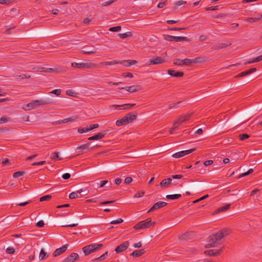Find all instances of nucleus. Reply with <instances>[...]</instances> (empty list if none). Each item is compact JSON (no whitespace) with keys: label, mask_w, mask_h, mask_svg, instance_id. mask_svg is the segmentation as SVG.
I'll list each match as a JSON object with an SVG mask.
<instances>
[{"label":"nucleus","mask_w":262,"mask_h":262,"mask_svg":"<svg viewBox=\"0 0 262 262\" xmlns=\"http://www.w3.org/2000/svg\"><path fill=\"white\" fill-rule=\"evenodd\" d=\"M229 234V230L228 229H223L218 232L212 234L209 236L208 241L209 243L205 246V247L209 248L216 247L218 245L221 244V239Z\"/></svg>","instance_id":"nucleus-1"},{"label":"nucleus","mask_w":262,"mask_h":262,"mask_svg":"<svg viewBox=\"0 0 262 262\" xmlns=\"http://www.w3.org/2000/svg\"><path fill=\"white\" fill-rule=\"evenodd\" d=\"M55 102L52 96H48L47 97L41 99L40 100H36L28 103L26 105L28 107V110L34 109L37 106L40 105H47L53 104Z\"/></svg>","instance_id":"nucleus-2"},{"label":"nucleus","mask_w":262,"mask_h":262,"mask_svg":"<svg viewBox=\"0 0 262 262\" xmlns=\"http://www.w3.org/2000/svg\"><path fill=\"white\" fill-rule=\"evenodd\" d=\"M71 66L74 68H78L81 69H89L99 68V64H97L90 61H87L83 63H77L74 62L71 63Z\"/></svg>","instance_id":"nucleus-3"},{"label":"nucleus","mask_w":262,"mask_h":262,"mask_svg":"<svg viewBox=\"0 0 262 262\" xmlns=\"http://www.w3.org/2000/svg\"><path fill=\"white\" fill-rule=\"evenodd\" d=\"M156 222H152L150 218L139 222L134 226L135 230L144 229L150 228V226H154Z\"/></svg>","instance_id":"nucleus-4"},{"label":"nucleus","mask_w":262,"mask_h":262,"mask_svg":"<svg viewBox=\"0 0 262 262\" xmlns=\"http://www.w3.org/2000/svg\"><path fill=\"white\" fill-rule=\"evenodd\" d=\"M103 246V245L102 244H90L83 247L82 250L85 255H88L94 252L97 251L98 250L102 248Z\"/></svg>","instance_id":"nucleus-5"},{"label":"nucleus","mask_w":262,"mask_h":262,"mask_svg":"<svg viewBox=\"0 0 262 262\" xmlns=\"http://www.w3.org/2000/svg\"><path fill=\"white\" fill-rule=\"evenodd\" d=\"M164 38L165 40L172 41H174L176 42L179 41H188L189 40L188 38L186 37L183 36H174L170 35H164Z\"/></svg>","instance_id":"nucleus-6"},{"label":"nucleus","mask_w":262,"mask_h":262,"mask_svg":"<svg viewBox=\"0 0 262 262\" xmlns=\"http://www.w3.org/2000/svg\"><path fill=\"white\" fill-rule=\"evenodd\" d=\"M90 143H87L86 144H84L79 146H78L76 148V150L81 149V150L79 151L77 155H80L84 153H86L89 151L90 149H93L94 147H97V145H96L95 146L90 147Z\"/></svg>","instance_id":"nucleus-7"},{"label":"nucleus","mask_w":262,"mask_h":262,"mask_svg":"<svg viewBox=\"0 0 262 262\" xmlns=\"http://www.w3.org/2000/svg\"><path fill=\"white\" fill-rule=\"evenodd\" d=\"M166 61L165 58L159 56L153 57L152 59L148 61L147 64H159L164 63Z\"/></svg>","instance_id":"nucleus-8"},{"label":"nucleus","mask_w":262,"mask_h":262,"mask_svg":"<svg viewBox=\"0 0 262 262\" xmlns=\"http://www.w3.org/2000/svg\"><path fill=\"white\" fill-rule=\"evenodd\" d=\"M129 246V242L128 241H125L122 244L119 245L117 246L115 249V251L116 253H119L121 252H123L126 250Z\"/></svg>","instance_id":"nucleus-9"},{"label":"nucleus","mask_w":262,"mask_h":262,"mask_svg":"<svg viewBox=\"0 0 262 262\" xmlns=\"http://www.w3.org/2000/svg\"><path fill=\"white\" fill-rule=\"evenodd\" d=\"M196 150V148H192L191 149L181 151L178 152L172 155V157L174 158H179L180 157H182L185 155L189 154Z\"/></svg>","instance_id":"nucleus-10"},{"label":"nucleus","mask_w":262,"mask_h":262,"mask_svg":"<svg viewBox=\"0 0 262 262\" xmlns=\"http://www.w3.org/2000/svg\"><path fill=\"white\" fill-rule=\"evenodd\" d=\"M68 247V244L63 245L62 247L56 249L52 254L53 257H56L63 254L67 250Z\"/></svg>","instance_id":"nucleus-11"},{"label":"nucleus","mask_w":262,"mask_h":262,"mask_svg":"<svg viewBox=\"0 0 262 262\" xmlns=\"http://www.w3.org/2000/svg\"><path fill=\"white\" fill-rule=\"evenodd\" d=\"M224 249V247L223 246L220 249L216 250V249H212V250H206L204 252V253L208 255L209 256H218L221 254V253L222 252L223 249Z\"/></svg>","instance_id":"nucleus-12"},{"label":"nucleus","mask_w":262,"mask_h":262,"mask_svg":"<svg viewBox=\"0 0 262 262\" xmlns=\"http://www.w3.org/2000/svg\"><path fill=\"white\" fill-rule=\"evenodd\" d=\"M167 205V203L165 202L159 201L155 204L149 209L148 212L153 211L155 210L158 209L159 208L164 207Z\"/></svg>","instance_id":"nucleus-13"},{"label":"nucleus","mask_w":262,"mask_h":262,"mask_svg":"<svg viewBox=\"0 0 262 262\" xmlns=\"http://www.w3.org/2000/svg\"><path fill=\"white\" fill-rule=\"evenodd\" d=\"M78 119V116H73L72 117L64 119L61 120H59L53 123V124H57L60 123H67L69 122H72L76 121Z\"/></svg>","instance_id":"nucleus-14"},{"label":"nucleus","mask_w":262,"mask_h":262,"mask_svg":"<svg viewBox=\"0 0 262 262\" xmlns=\"http://www.w3.org/2000/svg\"><path fill=\"white\" fill-rule=\"evenodd\" d=\"M173 64L177 66H189V59L185 58L184 59H175L173 60Z\"/></svg>","instance_id":"nucleus-15"},{"label":"nucleus","mask_w":262,"mask_h":262,"mask_svg":"<svg viewBox=\"0 0 262 262\" xmlns=\"http://www.w3.org/2000/svg\"><path fill=\"white\" fill-rule=\"evenodd\" d=\"M138 114L136 112H130L127 113L125 117L128 120V123H131L135 120L137 118Z\"/></svg>","instance_id":"nucleus-16"},{"label":"nucleus","mask_w":262,"mask_h":262,"mask_svg":"<svg viewBox=\"0 0 262 262\" xmlns=\"http://www.w3.org/2000/svg\"><path fill=\"white\" fill-rule=\"evenodd\" d=\"M135 105L136 104L134 103H128L122 105H113L112 106L114 107L115 109H121L120 108L122 107V109L123 110H129Z\"/></svg>","instance_id":"nucleus-17"},{"label":"nucleus","mask_w":262,"mask_h":262,"mask_svg":"<svg viewBox=\"0 0 262 262\" xmlns=\"http://www.w3.org/2000/svg\"><path fill=\"white\" fill-rule=\"evenodd\" d=\"M79 256L76 253H72L67 257L64 259L65 262H74L76 260L79 259Z\"/></svg>","instance_id":"nucleus-18"},{"label":"nucleus","mask_w":262,"mask_h":262,"mask_svg":"<svg viewBox=\"0 0 262 262\" xmlns=\"http://www.w3.org/2000/svg\"><path fill=\"white\" fill-rule=\"evenodd\" d=\"M107 132L104 130L88 138V140H96L103 138L106 135Z\"/></svg>","instance_id":"nucleus-19"},{"label":"nucleus","mask_w":262,"mask_h":262,"mask_svg":"<svg viewBox=\"0 0 262 262\" xmlns=\"http://www.w3.org/2000/svg\"><path fill=\"white\" fill-rule=\"evenodd\" d=\"M167 73L171 76L177 78L182 77L184 75V73L182 72H177L170 69L168 70Z\"/></svg>","instance_id":"nucleus-20"},{"label":"nucleus","mask_w":262,"mask_h":262,"mask_svg":"<svg viewBox=\"0 0 262 262\" xmlns=\"http://www.w3.org/2000/svg\"><path fill=\"white\" fill-rule=\"evenodd\" d=\"M256 70H257L256 68H251L249 70H248L247 71H245L240 73L239 74L237 75L236 76V77H241L245 76H247L248 75H249V74L255 72Z\"/></svg>","instance_id":"nucleus-21"},{"label":"nucleus","mask_w":262,"mask_h":262,"mask_svg":"<svg viewBox=\"0 0 262 262\" xmlns=\"http://www.w3.org/2000/svg\"><path fill=\"white\" fill-rule=\"evenodd\" d=\"M142 89L140 85H132L130 86H127L125 88V90L130 93L136 92L139 91Z\"/></svg>","instance_id":"nucleus-22"},{"label":"nucleus","mask_w":262,"mask_h":262,"mask_svg":"<svg viewBox=\"0 0 262 262\" xmlns=\"http://www.w3.org/2000/svg\"><path fill=\"white\" fill-rule=\"evenodd\" d=\"M172 182V179L170 178L163 180L160 183V186L163 188H167Z\"/></svg>","instance_id":"nucleus-23"},{"label":"nucleus","mask_w":262,"mask_h":262,"mask_svg":"<svg viewBox=\"0 0 262 262\" xmlns=\"http://www.w3.org/2000/svg\"><path fill=\"white\" fill-rule=\"evenodd\" d=\"M81 52L84 54L91 55L96 53L97 52V49L95 48L92 49H88L85 48V47H84L82 48Z\"/></svg>","instance_id":"nucleus-24"},{"label":"nucleus","mask_w":262,"mask_h":262,"mask_svg":"<svg viewBox=\"0 0 262 262\" xmlns=\"http://www.w3.org/2000/svg\"><path fill=\"white\" fill-rule=\"evenodd\" d=\"M145 252V250L143 249H140L139 250H135L134 252H133L130 255L131 256L134 257H138L141 256L142 255L144 254Z\"/></svg>","instance_id":"nucleus-25"},{"label":"nucleus","mask_w":262,"mask_h":262,"mask_svg":"<svg viewBox=\"0 0 262 262\" xmlns=\"http://www.w3.org/2000/svg\"><path fill=\"white\" fill-rule=\"evenodd\" d=\"M128 123V120L125 116L122 118L117 120L116 122V124L118 126H121L122 125H126Z\"/></svg>","instance_id":"nucleus-26"},{"label":"nucleus","mask_w":262,"mask_h":262,"mask_svg":"<svg viewBox=\"0 0 262 262\" xmlns=\"http://www.w3.org/2000/svg\"><path fill=\"white\" fill-rule=\"evenodd\" d=\"M230 204H226L224 206H223L221 207H219L217 209H216V210L214 211V213L215 214H217L220 212H224V211H225L226 210H227L228 209H229L230 207Z\"/></svg>","instance_id":"nucleus-27"},{"label":"nucleus","mask_w":262,"mask_h":262,"mask_svg":"<svg viewBox=\"0 0 262 262\" xmlns=\"http://www.w3.org/2000/svg\"><path fill=\"white\" fill-rule=\"evenodd\" d=\"M124 61H119L117 60H113L112 61H103L100 62V64L102 66H112L119 63H123Z\"/></svg>","instance_id":"nucleus-28"},{"label":"nucleus","mask_w":262,"mask_h":262,"mask_svg":"<svg viewBox=\"0 0 262 262\" xmlns=\"http://www.w3.org/2000/svg\"><path fill=\"white\" fill-rule=\"evenodd\" d=\"M192 113L187 114L186 115H185L184 116L180 117L178 119V120L180 121V122L181 123L184 122L188 120L189 119V118H190V117L192 116Z\"/></svg>","instance_id":"nucleus-29"},{"label":"nucleus","mask_w":262,"mask_h":262,"mask_svg":"<svg viewBox=\"0 0 262 262\" xmlns=\"http://www.w3.org/2000/svg\"><path fill=\"white\" fill-rule=\"evenodd\" d=\"M120 61H124L123 63H121V64H123L125 67H130L133 64H136L137 63V61L136 60H121Z\"/></svg>","instance_id":"nucleus-30"},{"label":"nucleus","mask_w":262,"mask_h":262,"mask_svg":"<svg viewBox=\"0 0 262 262\" xmlns=\"http://www.w3.org/2000/svg\"><path fill=\"white\" fill-rule=\"evenodd\" d=\"M49 256V254H47L46 252L43 249H42L40 250L39 255V259L40 260H42L45 258L46 257H48Z\"/></svg>","instance_id":"nucleus-31"},{"label":"nucleus","mask_w":262,"mask_h":262,"mask_svg":"<svg viewBox=\"0 0 262 262\" xmlns=\"http://www.w3.org/2000/svg\"><path fill=\"white\" fill-rule=\"evenodd\" d=\"M181 197V194H169L166 196V198L167 199L170 200H176L180 198Z\"/></svg>","instance_id":"nucleus-32"},{"label":"nucleus","mask_w":262,"mask_h":262,"mask_svg":"<svg viewBox=\"0 0 262 262\" xmlns=\"http://www.w3.org/2000/svg\"><path fill=\"white\" fill-rule=\"evenodd\" d=\"M132 33L131 32H127L124 33H119L118 34V36L121 38L123 39H125L128 37L132 36Z\"/></svg>","instance_id":"nucleus-33"},{"label":"nucleus","mask_w":262,"mask_h":262,"mask_svg":"<svg viewBox=\"0 0 262 262\" xmlns=\"http://www.w3.org/2000/svg\"><path fill=\"white\" fill-rule=\"evenodd\" d=\"M51 158L54 161L61 160L62 159L58 155V152H53L51 155Z\"/></svg>","instance_id":"nucleus-34"},{"label":"nucleus","mask_w":262,"mask_h":262,"mask_svg":"<svg viewBox=\"0 0 262 262\" xmlns=\"http://www.w3.org/2000/svg\"><path fill=\"white\" fill-rule=\"evenodd\" d=\"M201 59H202V58H201V57H196L195 58L192 59H189V66L192 63H196L200 62L201 61Z\"/></svg>","instance_id":"nucleus-35"},{"label":"nucleus","mask_w":262,"mask_h":262,"mask_svg":"<svg viewBox=\"0 0 262 262\" xmlns=\"http://www.w3.org/2000/svg\"><path fill=\"white\" fill-rule=\"evenodd\" d=\"M42 69H45L43 70L44 72H47V73H51V72L58 73L60 71V70L58 69L45 68H43Z\"/></svg>","instance_id":"nucleus-36"},{"label":"nucleus","mask_w":262,"mask_h":262,"mask_svg":"<svg viewBox=\"0 0 262 262\" xmlns=\"http://www.w3.org/2000/svg\"><path fill=\"white\" fill-rule=\"evenodd\" d=\"M260 19V18H259V17H249L246 19V21L252 23L257 21L259 20Z\"/></svg>","instance_id":"nucleus-37"},{"label":"nucleus","mask_w":262,"mask_h":262,"mask_svg":"<svg viewBox=\"0 0 262 262\" xmlns=\"http://www.w3.org/2000/svg\"><path fill=\"white\" fill-rule=\"evenodd\" d=\"M25 173V172L24 171H16L13 174V177L14 178H17L21 176H23Z\"/></svg>","instance_id":"nucleus-38"},{"label":"nucleus","mask_w":262,"mask_h":262,"mask_svg":"<svg viewBox=\"0 0 262 262\" xmlns=\"http://www.w3.org/2000/svg\"><path fill=\"white\" fill-rule=\"evenodd\" d=\"M183 101H179V102H177L176 103H171V104H170L169 105H167V108L168 109H171L173 107H178V105L181 103H182Z\"/></svg>","instance_id":"nucleus-39"},{"label":"nucleus","mask_w":262,"mask_h":262,"mask_svg":"<svg viewBox=\"0 0 262 262\" xmlns=\"http://www.w3.org/2000/svg\"><path fill=\"white\" fill-rule=\"evenodd\" d=\"M2 164L3 166H9L11 165V163H10L9 160L8 158H4L2 159Z\"/></svg>","instance_id":"nucleus-40"},{"label":"nucleus","mask_w":262,"mask_h":262,"mask_svg":"<svg viewBox=\"0 0 262 262\" xmlns=\"http://www.w3.org/2000/svg\"><path fill=\"white\" fill-rule=\"evenodd\" d=\"M250 136L247 134H240L238 136L239 139L241 141H244L248 138H249Z\"/></svg>","instance_id":"nucleus-41"},{"label":"nucleus","mask_w":262,"mask_h":262,"mask_svg":"<svg viewBox=\"0 0 262 262\" xmlns=\"http://www.w3.org/2000/svg\"><path fill=\"white\" fill-rule=\"evenodd\" d=\"M253 172V169L250 168V169H249L247 172H244V173H243L241 174L238 176V178H242V177H244V176H247V175H248V174H250V173H252Z\"/></svg>","instance_id":"nucleus-42"},{"label":"nucleus","mask_w":262,"mask_h":262,"mask_svg":"<svg viewBox=\"0 0 262 262\" xmlns=\"http://www.w3.org/2000/svg\"><path fill=\"white\" fill-rule=\"evenodd\" d=\"M51 198L52 196L51 195H44L39 199V201L42 202L45 201H49L51 199Z\"/></svg>","instance_id":"nucleus-43"},{"label":"nucleus","mask_w":262,"mask_h":262,"mask_svg":"<svg viewBox=\"0 0 262 262\" xmlns=\"http://www.w3.org/2000/svg\"><path fill=\"white\" fill-rule=\"evenodd\" d=\"M89 131H90V130H89L88 126L82 127V128H79L78 129V132L80 134L86 133Z\"/></svg>","instance_id":"nucleus-44"},{"label":"nucleus","mask_w":262,"mask_h":262,"mask_svg":"<svg viewBox=\"0 0 262 262\" xmlns=\"http://www.w3.org/2000/svg\"><path fill=\"white\" fill-rule=\"evenodd\" d=\"M121 29V27L120 26L111 27L109 29V31L111 32H118Z\"/></svg>","instance_id":"nucleus-45"},{"label":"nucleus","mask_w":262,"mask_h":262,"mask_svg":"<svg viewBox=\"0 0 262 262\" xmlns=\"http://www.w3.org/2000/svg\"><path fill=\"white\" fill-rule=\"evenodd\" d=\"M186 3V1H182V0L179 1L178 2H177L175 4V6L174 7V9H177L178 6H180L182 5L183 4H185Z\"/></svg>","instance_id":"nucleus-46"},{"label":"nucleus","mask_w":262,"mask_h":262,"mask_svg":"<svg viewBox=\"0 0 262 262\" xmlns=\"http://www.w3.org/2000/svg\"><path fill=\"white\" fill-rule=\"evenodd\" d=\"M187 29V28H177V27L170 28V27H168L167 28V30H170V31H180V30H185V29Z\"/></svg>","instance_id":"nucleus-47"},{"label":"nucleus","mask_w":262,"mask_h":262,"mask_svg":"<svg viewBox=\"0 0 262 262\" xmlns=\"http://www.w3.org/2000/svg\"><path fill=\"white\" fill-rule=\"evenodd\" d=\"M231 45V43H219V48L221 49H223L224 48H226Z\"/></svg>","instance_id":"nucleus-48"},{"label":"nucleus","mask_w":262,"mask_h":262,"mask_svg":"<svg viewBox=\"0 0 262 262\" xmlns=\"http://www.w3.org/2000/svg\"><path fill=\"white\" fill-rule=\"evenodd\" d=\"M181 123L178 120V119L173 123L172 126V130H176L180 125Z\"/></svg>","instance_id":"nucleus-49"},{"label":"nucleus","mask_w":262,"mask_h":262,"mask_svg":"<svg viewBox=\"0 0 262 262\" xmlns=\"http://www.w3.org/2000/svg\"><path fill=\"white\" fill-rule=\"evenodd\" d=\"M50 93L55 94L58 96L61 94V90H60V89L54 90L50 92Z\"/></svg>","instance_id":"nucleus-50"},{"label":"nucleus","mask_w":262,"mask_h":262,"mask_svg":"<svg viewBox=\"0 0 262 262\" xmlns=\"http://www.w3.org/2000/svg\"><path fill=\"white\" fill-rule=\"evenodd\" d=\"M123 222V220H122V219H118L116 220H114V221H112L110 222V224H120V223H121Z\"/></svg>","instance_id":"nucleus-51"},{"label":"nucleus","mask_w":262,"mask_h":262,"mask_svg":"<svg viewBox=\"0 0 262 262\" xmlns=\"http://www.w3.org/2000/svg\"><path fill=\"white\" fill-rule=\"evenodd\" d=\"M208 197V194L205 195L204 196L200 198V199H198L197 200H194V201H193L192 203L193 204L196 203H198V202H200V201H201L202 200H203L207 198Z\"/></svg>","instance_id":"nucleus-52"},{"label":"nucleus","mask_w":262,"mask_h":262,"mask_svg":"<svg viewBox=\"0 0 262 262\" xmlns=\"http://www.w3.org/2000/svg\"><path fill=\"white\" fill-rule=\"evenodd\" d=\"M6 252L8 254H13L15 252V249L12 247H8L6 249Z\"/></svg>","instance_id":"nucleus-53"},{"label":"nucleus","mask_w":262,"mask_h":262,"mask_svg":"<svg viewBox=\"0 0 262 262\" xmlns=\"http://www.w3.org/2000/svg\"><path fill=\"white\" fill-rule=\"evenodd\" d=\"M69 198L71 199H75L78 196V194L77 192H73L69 194Z\"/></svg>","instance_id":"nucleus-54"},{"label":"nucleus","mask_w":262,"mask_h":262,"mask_svg":"<svg viewBox=\"0 0 262 262\" xmlns=\"http://www.w3.org/2000/svg\"><path fill=\"white\" fill-rule=\"evenodd\" d=\"M121 75L123 77H130V78L133 77V74L131 73H129V72L123 73Z\"/></svg>","instance_id":"nucleus-55"},{"label":"nucleus","mask_w":262,"mask_h":262,"mask_svg":"<svg viewBox=\"0 0 262 262\" xmlns=\"http://www.w3.org/2000/svg\"><path fill=\"white\" fill-rule=\"evenodd\" d=\"M144 193H145L144 191H140L138 193H136L135 194V195L134 196V198H137L141 197L144 194Z\"/></svg>","instance_id":"nucleus-56"},{"label":"nucleus","mask_w":262,"mask_h":262,"mask_svg":"<svg viewBox=\"0 0 262 262\" xmlns=\"http://www.w3.org/2000/svg\"><path fill=\"white\" fill-rule=\"evenodd\" d=\"M132 181L133 179L130 177H126L124 180V183L126 184H130Z\"/></svg>","instance_id":"nucleus-57"},{"label":"nucleus","mask_w":262,"mask_h":262,"mask_svg":"<svg viewBox=\"0 0 262 262\" xmlns=\"http://www.w3.org/2000/svg\"><path fill=\"white\" fill-rule=\"evenodd\" d=\"M45 163H46V161H40V162H34V163H33L31 164V165L32 166L41 165H43V164H44Z\"/></svg>","instance_id":"nucleus-58"},{"label":"nucleus","mask_w":262,"mask_h":262,"mask_svg":"<svg viewBox=\"0 0 262 262\" xmlns=\"http://www.w3.org/2000/svg\"><path fill=\"white\" fill-rule=\"evenodd\" d=\"M99 127L98 124H94L90 125L89 127V130H92L93 129Z\"/></svg>","instance_id":"nucleus-59"},{"label":"nucleus","mask_w":262,"mask_h":262,"mask_svg":"<svg viewBox=\"0 0 262 262\" xmlns=\"http://www.w3.org/2000/svg\"><path fill=\"white\" fill-rule=\"evenodd\" d=\"M45 225L44 222L42 220L39 221L36 223V226L39 228H41Z\"/></svg>","instance_id":"nucleus-60"},{"label":"nucleus","mask_w":262,"mask_h":262,"mask_svg":"<svg viewBox=\"0 0 262 262\" xmlns=\"http://www.w3.org/2000/svg\"><path fill=\"white\" fill-rule=\"evenodd\" d=\"M213 163V161L212 160H207L204 162L203 164L204 166H207L212 164Z\"/></svg>","instance_id":"nucleus-61"},{"label":"nucleus","mask_w":262,"mask_h":262,"mask_svg":"<svg viewBox=\"0 0 262 262\" xmlns=\"http://www.w3.org/2000/svg\"><path fill=\"white\" fill-rule=\"evenodd\" d=\"M218 9V6H214V7H207L205 8V10L206 11H210V10H216Z\"/></svg>","instance_id":"nucleus-62"},{"label":"nucleus","mask_w":262,"mask_h":262,"mask_svg":"<svg viewBox=\"0 0 262 262\" xmlns=\"http://www.w3.org/2000/svg\"><path fill=\"white\" fill-rule=\"evenodd\" d=\"M166 5H167L166 1L163 2H160L158 5L157 7L159 8H162L163 7H164V6H166Z\"/></svg>","instance_id":"nucleus-63"},{"label":"nucleus","mask_w":262,"mask_h":262,"mask_svg":"<svg viewBox=\"0 0 262 262\" xmlns=\"http://www.w3.org/2000/svg\"><path fill=\"white\" fill-rule=\"evenodd\" d=\"M71 177V174L69 173H66L62 174V178L64 180H68Z\"/></svg>","instance_id":"nucleus-64"}]
</instances>
